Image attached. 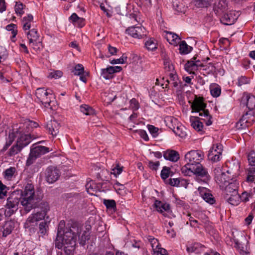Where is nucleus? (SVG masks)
Listing matches in <instances>:
<instances>
[{
  "instance_id": "aec40b11",
  "label": "nucleus",
  "mask_w": 255,
  "mask_h": 255,
  "mask_svg": "<svg viewBox=\"0 0 255 255\" xmlns=\"http://www.w3.org/2000/svg\"><path fill=\"white\" fill-rule=\"evenodd\" d=\"M122 70L121 66H109L102 69L101 76L105 79H110L113 77L114 73L120 72Z\"/></svg>"
},
{
  "instance_id": "f704fd0d",
  "label": "nucleus",
  "mask_w": 255,
  "mask_h": 255,
  "mask_svg": "<svg viewBox=\"0 0 255 255\" xmlns=\"http://www.w3.org/2000/svg\"><path fill=\"white\" fill-rule=\"evenodd\" d=\"M164 122L166 126L173 131L175 129L176 127L181 124L178 122L177 119L172 116H167L165 117Z\"/></svg>"
},
{
  "instance_id": "c9c22d12",
  "label": "nucleus",
  "mask_w": 255,
  "mask_h": 255,
  "mask_svg": "<svg viewBox=\"0 0 255 255\" xmlns=\"http://www.w3.org/2000/svg\"><path fill=\"white\" fill-rule=\"evenodd\" d=\"M225 198L228 203L232 205L237 206L240 203V195L238 192H234V194H230L228 196L226 195Z\"/></svg>"
},
{
  "instance_id": "7ed1b4c3",
  "label": "nucleus",
  "mask_w": 255,
  "mask_h": 255,
  "mask_svg": "<svg viewBox=\"0 0 255 255\" xmlns=\"http://www.w3.org/2000/svg\"><path fill=\"white\" fill-rule=\"evenodd\" d=\"M21 196L20 204L27 213L36 207L35 190L31 183H27L21 191Z\"/></svg>"
},
{
  "instance_id": "39448f33",
  "label": "nucleus",
  "mask_w": 255,
  "mask_h": 255,
  "mask_svg": "<svg viewBox=\"0 0 255 255\" xmlns=\"http://www.w3.org/2000/svg\"><path fill=\"white\" fill-rule=\"evenodd\" d=\"M206 104L204 102L202 97H196L191 105L192 112L198 113L201 120H203L205 124L209 126L212 124V116L209 114L208 110H205Z\"/></svg>"
},
{
  "instance_id": "37998d69",
  "label": "nucleus",
  "mask_w": 255,
  "mask_h": 255,
  "mask_svg": "<svg viewBox=\"0 0 255 255\" xmlns=\"http://www.w3.org/2000/svg\"><path fill=\"white\" fill-rule=\"evenodd\" d=\"M48 224L49 222L45 221L42 222L39 224L38 233L41 236L43 237L47 234L49 229Z\"/></svg>"
},
{
  "instance_id": "de8ad7c7",
  "label": "nucleus",
  "mask_w": 255,
  "mask_h": 255,
  "mask_svg": "<svg viewBox=\"0 0 255 255\" xmlns=\"http://www.w3.org/2000/svg\"><path fill=\"white\" fill-rule=\"evenodd\" d=\"M184 68L190 74H194V71L197 70L192 58L185 64Z\"/></svg>"
},
{
  "instance_id": "f8f14e48",
  "label": "nucleus",
  "mask_w": 255,
  "mask_h": 255,
  "mask_svg": "<svg viewBox=\"0 0 255 255\" xmlns=\"http://www.w3.org/2000/svg\"><path fill=\"white\" fill-rule=\"evenodd\" d=\"M74 226H76L77 228L79 229L78 232L77 233H75L76 236H78V241L79 244L81 246L85 245L87 241L90 239V230L91 229L90 226H88V227L86 228L85 229H83L80 226L76 225H75Z\"/></svg>"
},
{
  "instance_id": "052dcab7",
  "label": "nucleus",
  "mask_w": 255,
  "mask_h": 255,
  "mask_svg": "<svg viewBox=\"0 0 255 255\" xmlns=\"http://www.w3.org/2000/svg\"><path fill=\"white\" fill-rule=\"evenodd\" d=\"M249 166H255V151H252L248 156Z\"/></svg>"
},
{
  "instance_id": "1a4fd4ad",
  "label": "nucleus",
  "mask_w": 255,
  "mask_h": 255,
  "mask_svg": "<svg viewBox=\"0 0 255 255\" xmlns=\"http://www.w3.org/2000/svg\"><path fill=\"white\" fill-rule=\"evenodd\" d=\"M184 157L186 163L194 166L200 164L204 159V154L200 150H191L185 154Z\"/></svg>"
},
{
  "instance_id": "a211bd4d",
  "label": "nucleus",
  "mask_w": 255,
  "mask_h": 255,
  "mask_svg": "<svg viewBox=\"0 0 255 255\" xmlns=\"http://www.w3.org/2000/svg\"><path fill=\"white\" fill-rule=\"evenodd\" d=\"M154 206L156 210L162 214L164 216L170 217L171 213L169 204L156 200L154 203Z\"/></svg>"
},
{
  "instance_id": "4be33fe9",
  "label": "nucleus",
  "mask_w": 255,
  "mask_h": 255,
  "mask_svg": "<svg viewBox=\"0 0 255 255\" xmlns=\"http://www.w3.org/2000/svg\"><path fill=\"white\" fill-rule=\"evenodd\" d=\"M242 101L244 104H246L250 111L255 109V96L254 95L248 93H244Z\"/></svg>"
},
{
  "instance_id": "338daca9",
  "label": "nucleus",
  "mask_w": 255,
  "mask_h": 255,
  "mask_svg": "<svg viewBox=\"0 0 255 255\" xmlns=\"http://www.w3.org/2000/svg\"><path fill=\"white\" fill-rule=\"evenodd\" d=\"M129 103H130V108L133 111H136L139 109V103L135 98H133L131 100H130Z\"/></svg>"
},
{
  "instance_id": "864d4df0",
  "label": "nucleus",
  "mask_w": 255,
  "mask_h": 255,
  "mask_svg": "<svg viewBox=\"0 0 255 255\" xmlns=\"http://www.w3.org/2000/svg\"><path fill=\"white\" fill-rule=\"evenodd\" d=\"M87 192L92 195H95L97 191L96 185L93 181L88 183L86 185Z\"/></svg>"
},
{
  "instance_id": "5701e85b",
  "label": "nucleus",
  "mask_w": 255,
  "mask_h": 255,
  "mask_svg": "<svg viewBox=\"0 0 255 255\" xmlns=\"http://www.w3.org/2000/svg\"><path fill=\"white\" fill-rule=\"evenodd\" d=\"M59 124L55 120L48 122L45 127L48 133L53 137L56 136L59 132Z\"/></svg>"
},
{
  "instance_id": "5fc2aeb1",
  "label": "nucleus",
  "mask_w": 255,
  "mask_h": 255,
  "mask_svg": "<svg viewBox=\"0 0 255 255\" xmlns=\"http://www.w3.org/2000/svg\"><path fill=\"white\" fill-rule=\"evenodd\" d=\"M194 2L198 7H207L210 5L209 0H194Z\"/></svg>"
},
{
  "instance_id": "a19ab883",
  "label": "nucleus",
  "mask_w": 255,
  "mask_h": 255,
  "mask_svg": "<svg viewBox=\"0 0 255 255\" xmlns=\"http://www.w3.org/2000/svg\"><path fill=\"white\" fill-rule=\"evenodd\" d=\"M5 29L8 31H10L12 34V36L11 37V40L14 42V38L17 34V26L16 24L13 23H11L8 24L5 27Z\"/></svg>"
},
{
  "instance_id": "bb28decb",
  "label": "nucleus",
  "mask_w": 255,
  "mask_h": 255,
  "mask_svg": "<svg viewBox=\"0 0 255 255\" xmlns=\"http://www.w3.org/2000/svg\"><path fill=\"white\" fill-rule=\"evenodd\" d=\"M165 33L164 37L170 44L177 46L180 43L181 38L177 34L169 31H166Z\"/></svg>"
},
{
  "instance_id": "9b49d317",
  "label": "nucleus",
  "mask_w": 255,
  "mask_h": 255,
  "mask_svg": "<svg viewBox=\"0 0 255 255\" xmlns=\"http://www.w3.org/2000/svg\"><path fill=\"white\" fill-rule=\"evenodd\" d=\"M61 174L60 170L57 167L51 166L48 167L45 170V179L49 183H53L56 181Z\"/></svg>"
},
{
  "instance_id": "cd10ccee",
  "label": "nucleus",
  "mask_w": 255,
  "mask_h": 255,
  "mask_svg": "<svg viewBox=\"0 0 255 255\" xmlns=\"http://www.w3.org/2000/svg\"><path fill=\"white\" fill-rule=\"evenodd\" d=\"M33 16L31 14H28L24 16L21 20L22 28L24 31L29 30L33 26Z\"/></svg>"
},
{
  "instance_id": "6ab92c4d",
  "label": "nucleus",
  "mask_w": 255,
  "mask_h": 255,
  "mask_svg": "<svg viewBox=\"0 0 255 255\" xmlns=\"http://www.w3.org/2000/svg\"><path fill=\"white\" fill-rule=\"evenodd\" d=\"M200 196L208 203L213 205L215 203L216 200L208 189L205 187H199L198 189Z\"/></svg>"
},
{
  "instance_id": "dca6fc26",
  "label": "nucleus",
  "mask_w": 255,
  "mask_h": 255,
  "mask_svg": "<svg viewBox=\"0 0 255 255\" xmlns=\"http://www.w3.org/2000/svg\"><path fill=\"white\" fill-rule=\"evenodd\" d=\"M169 84L174 88H179L181 87L182 83L179 79L176 72L170 73L169 75H167L165 82L162 84V85H165V88H167Z\"/></svg>"
},
{
  "instance_id": "13d9d810",
  "label": "nucleus",
  "mask_w": 255,
  "mask_h": 255,
  "mask_svg": "<svg viewBox=\"0 0 255 255\" xmlns=\"http://www.w3.org/2000/svg\"><path fill=\"white\" fill-rule=\"evenodd\" d=\"M249 126V125L242 118L240 119L236 125V127L238 129H245Z\"/></svg>"
},
{
  "instance_id": "2f4dec72",
  "label": "nucleus",
  "mask_w": 255,
  "mask_h": 255,
  "mask_svg": "<svg viewBox=\"0 0 255 255\" xmlns=\"http://www.w3.org/2000/svg\"><path fill=\"white\" fill-rule=\"evenodd\" d=\"M50 151L48 147L39 145L32 148L30 150V152L37 158L41 155L49 152Z\"/></svg>"
},
{
  "instance_id": "20e7f679",
  "label": "nucleus",
  "mask_w": 255,
  "mask_h": 255,
  "mask_svg": "<svg viewBox=\"0 0 255 255\" xmlns=\"http://www.w3.org/2000/svg\"><path fill=\"white\" fill-rule=\"evenodd\" d=\"M40 136L39 134H35L33 132V129L32 132H24L22 135L17 139L16 143L10 148L8 155L12 156L17 154L22 149L28 145L33 139Z\"/></svg>"
},
{
  "instance_id": "4468645a",
  "label": "nucleus",
  "mask_w": 255,
  "mask_h": 255,
  "mask_svg": "<svg viewBox=\"0 0 255 255\" xmlns=\"http://www.w3.org/2000/svg\"><path fill=\"white\" fill-rule=\"evenodd\" d=\"M222 151L223 146L221 144L213 145L209 151L208 154L209 158L214 162L219 161L221 158Z\"/></svg>"
},
{
  "instance_id": "09e8293b",
  "label": "nucleus",
  "mask_w": 255,
  "mask_h": 255,
  "mask_svg": "<svg viewBox=\"0 0 255 255\" xmlns=\"http://www.w3.org/2000/svg\"><path fill=\"white\" fill-rule=\"evenodd\" d=\"M195 121L190 120L191 122V126L192 127L197 131H201L203 128V123L198 120V117H194Z\"/></svg>"
},
{
  "instance_id": "412c9836",
  "label": "nucleus",
  "mask_w": 255,
  "mask_h": 255,
  "mask_svg": "<svg viewBox=\"0 0 255 255\" xmlns=\"http://www.w3.org/2000/svg\"><path fill=\"white\" fill-rule=\"evenodd\" d=\"M193 174L202 178L204 181L208 180L210 176L207 169L201 164L193 166Z\"/></svg>"
},
{
  "instance_id": "774afa93",
  "label": "nucleus",
  "mask_w": 255,
  "mask_h": 255,
  "mask_svg": "<svg viewBox=\"0 0 255 255\" xmlns=\"http://www.w3.org/2000/svg\"><path fill=\"white\" fill-rule=\"evenodd\" d=\"M249 82L250 80L248 77L242 76L239 77L237 85L239 86H241L243 85L249 83Z\"/></svg>"
},
{
  "instance_id": "a18cd8bd",
  "label": "nucleus",
  "mask_w": 255,
  "mask_h": 255,
  "mask_svg": "<svg viewBox=\"0 0 255 255\" xmlns=\"http://www.w3.org/2000/svg\"><path fill=\"white\" fill-rule=\"evenodd\" d=\"M242 118L248 124V125H249V126L252 125L255 120V117L253 115V113L251 111L247 112L246 114L243 115Z\"/></svg>"
},
{
  "instance_id": "2eb2a0df",
  "label": "nucleus",
  "mask_w": 255,
  "mask_h": 255,
  "mask_svg": "<svg viewBox=\"0 0 255 255\" xmlns=\"http://www.w3.org/2000/svg\"><path fill=\"white\" fill-rule=\"evenodd\" d=\"M228 166V169L226 172L231 177V180H235V178L240 174V164L238 161H234L230 162Z\"/></svg>"
},
{
  "instance_id": "f257e3e1",
  "label": "nucleus",
  "mask_w": 255,
  "mask_h": 255,
  "mask_svg": "<svg viewBox=\"0 0 255 255\" xmlns=\"http://www.w3.org/2000/svg\"><path fill=\"white\" fill-rule=\"evenodd\" d=\"M79 229L76 226H72L65 232L62 236L57 235L55 241V247L58 249L64 248L67 255H73L76 245V235Z\"/></svg>"
},
{
  "instance_id": "0e129e2a",
  "label": "nucleus",
  "mask_w": 255,
  "mask_h": 255,
  "mask_svg": "<svg viewBox=\"0 0 255 255\" xmlns=\"http://www.w3.org/2000/svg\"><path fill=\"white\" fill-rule=\"evenodd\" d=\"M147 165L151 170L156 171L160 165V162L159 161L153 162L152 160H148Z\"/></svg>"
},
{
  "instance_id": "423d86ee",
  "label": "nucleus",
  "mask_w": 255,
  "mask_h": 255,
  "mask_svg": "<svg viewBox=\"0 0 255 255\" xmlns=\"http://www.w3.org/2000/svg\"><path fill=\"white\" fill-rule=\"evenodd\" d=\"M35 96L37 101L41 103L44 107L52 109L51 104L54 102L55 98L51 91L39 88L36 89Z\"/></svg>"
},
{
  "instance_id": "f03ea898",
  "label": "nucleus",
  "mask_w": 255,
  "mask_h": 255,
  "mask_svg": "<svg viewBox=\"0 0 255 255\" xmlns=\"http://www.w3.org/2000/svg\"><path fill=\"white\" fill-rule=\"evenodd\" d=\"M39 127V124L34 121L26 120L24 123L15 125L9 133L8 139L3 146L2 151H5L11 145L15 138H18L24 132H32Z\"/></svg>"
},
{
  "instance_id": "bf43d9fd",
  "label": "nucleus",
  "mask_w": 255,
  "mask_h": 255,
  "mask_svg": "<svg viewBox=\"0 0 255 255\" xmlns=\"http://www.w3.org/2000/svg\"><path fill=\"white\" fill-rule=\"evenodd\" d=\"M221 92V88L219 86H216L210 89V93L211 95L214 97H219Z\"/></svg>"
},
{
  "instance_id": "6e6552de",
  "label": "nucleus",
  "mask_w": 255,
  "mask_h": 255,
  "mask_svg": "<svg viewBox=\"0 0 255 255\" xmlns=\"http://www.w3.org/2000/svg\"><path fill=\"white\" fill-rule=\"evenodd\" d=\"M40 209L39 211L31 214L27 219L26 223L28 225H31L32 224L44 219L49 210V207L46 202H43L40 204Z\"/></svg>"
},
{
  "instance_id": "ddd939ff",
  "label": "nucleus",
  "mask_w": 255,
  "mask_h": 255,
  "mask_svg": "<svg viewBox=\"0 0 255 255\" xmlns=\"http://www.w3.org/2000/svg\"><path fill=\"white\" fill-rule=\"evenodd\" d=\"M126 32L135 38L141 39L146 36V30L143 26H131L126 30Z\"/></svg>"
},
{
  "instance_id": "e433bc0d",
  "label": "nucleus",
  "mask_w": 255,
  "mask_h": 255,
  "mask_svg": "<svg viewBox=\"0 0 255 255\" xmlns=\"http://www.w3.org/2000/svg\"><path fill=\"white\" fill-rule=\"evenodd\" d=\"M186 130V128L180 124L176 127L175 129H174L173 131L176 135L181 138H184L187 135Z\"/></svg>"
},
{
  "instance_id": "f3484780",
  "label": "nucleus",
  "mask_w": 255,
  "mask_h": 255,
  "mask_svg": "<svg viewBox=\"0 0 255 255\" xmlns=\"http://www.w3.org/2000/svg\"><path fill=\"white\" fill-rule=\"evenodd\" d=\"M239 13L235 11H230L225 13L221 18V21L225 25L234 24L239 17Z\"/></svg>"
},
{
  "instance_id": "473e14b6",
  "label": "nucleus",
  "mask_w": 255,
  "mask_h": 255,
  "mask_svg": "<svg viewBox=\"0 0 255 255\" xmlns=\"http://www.w3.org/2000/svg\"><path fill=\"white\" fill-rule=\"evenodd\" d=\"M72 72L75 75L80 76V79L86 83L87 81V79L86 77L84 76V68L83 66L81 64H78L76 65L74 67V69L72 71Z\"/></svg>"
},
{
  "instance_id": "680f3d73",
  "label": "nucleus",
  "mask_w": 255,
  "mask_h": 255,
  "mask_svg": "<svg viewBox=\"0 0 255 255\" xmlns=\"http://www.w3.org/2000/svg\"><path fill=\"white\" fill-rule=\"evenodd\" d=\"M7 190V187L0 181V199H3L6 196Z\"/></svg>"
},
{
  "instance_id": "e2e57ef3",
  "label": "nucleus",
  "mask_w": 255,
  "mask_h": 255,
  "mask_svg": "<svg viewBox=\"0 0 255 255\" xmlns=\"http://www.w3.org/2000/svg\"><path fill=\"white\" fill-rule=\"evenodd\" d=\"M127 60V56L124 54L120 58L112 60L111 61V63L112 64H123L126 62Z\"/></svg>"
},
{
  "instance_id": "72a5a7b5",
  "label": "nucleus",
  "mask_w": 255,
  "mask_h": 255,
  "mask_svg": "<svg viewBox=\"0 0 255 255\" xmlns=\"http://www.w3.org/2000/svg\"><path fill=\"white\" fill-rule=\"evenodd\" d=\"M30 44L36 42L39 38L37 29L34 27L25 31Z\"/></svg>"
},
{
  "instance_id": "ea45409f",
  "label": "nucleus",
  "mask_w": 255,
  "mask_h": 255,
  "mask_svg": "<svg viewBox=\"0 0 255 255\" xmlns=\"http://www.w3.org/2000/svg\"><path fill=\"white\" fill-rule=\"evenodd\" d=\"M247 182H254L255 180V166H249L247 170Z\"/></svg>"
},
{
  "instance_id": "b1692460",
  "label": "nucleus",
  "mask_w": 255,
  "mask_h": 255,
  "mask_svg": "<svg viewBox=\"0 0 255 255\" xmlns=\"http://www.w3.org/2000/svg\"><path fill=\"white\" fill-rule=\"evenodd\" d=\"M14 228V223L11 220L5 222L3 225L0 227V232L3 237H6L10 234Z\"/></svg>"
},
{
  "instance_id": "603ef678",
  "label": "nucleus",
  "mask_w": 255,
  "mask_h": 255,
  "mask_svg": "<svg viewBox=\"0 0 255 255\" xmlns=\"http://www.w3.org/2000/svg\"><path fill=\"white\" fill-rule=\"evenodd\" d=\"M25 5L20 2H16L14 7V10L15 13L17 15L21 16L24 13L23 8Z\"/></svg>"
},
{
  "instance_id": "6e6d98bb",
  "label": "nucleus",
  "mask_w": 255,
  "mask_h": 255,
  "mask_svg": "<svg viewBox=\"0 0 255 255\" xmlns=\"http://www.w3.org/2000/svg\"><path fill=\"white\" fill-rule=\"evenodd\" d=\"M80 111L86 115H90L94 113L93 109L87 105L81 106Z\"/></svg>"
},
{
  "instance_id": "8fccbe9b",
  "label": "nucleus",
  "mask_w": 255,
  "mask_h": 255,
  "mask_svg": "<svg viewBox=\"0 0 255 255\" xmlns=\"http://www.w3.org/2000/svg\"><path fill=\"white\" fill-rule=\"evenodd\" d=\"M103 204L106 206V208L109 210H112L115 211L116 210V203L114 200H106L103 201Z\"/></svg>"
},
{
  "instance_id": "49530a36",
  "label": "nucleus",
  "mask_w": 255,
  "mask_h": 255,
  "mask_svg": "<svg viewBox=\"0 0 255 255\" xmlns=\"http://www.w3.org/2000/svg\"><path fill=\"white\" fill-rule=\"evenodd\" d=\"M147 239L150 244L153 252H154L156 250H158V249L160 247V245L157 239L150 236H148Z\"/></svg>"
},
{
  "instance_id": "0eeeda50",
  "label": "nucleus",
  "mask_w": 255,
  "mask_h": 255,
  "mask_svg": "<svg viewBox=\"0 0 255 255\" xmlns=\"http://www.w3.org/2000/svg\"><path fill=\"white\" fill-rule=\"evenodd\" d=\"M19 202L20 197L17 192L14 191L9 195L4 205L6 217H10L18 210Z\"/></svg>"
},
{
  "instance_id": "69168bd1",
  "label": "nucleus",
  "mask_w": 255,
  "mask_h": 255,
  "mask_svg": "<svg viewBox=\"0 0 255 255\" xmlns=\"http://www.w3.org/2000/svg\"><path fill=\"white\" fill-rule=\"evenodd\" d=\"M169 173L170 168L166 166L163 167L160 174L161 178L164 180L167 179L169 176Z\"/></svg>"
},
{
  "instance_id": "79ce46f5",
  "label": "nucleus",
  "mask_w": 255,
  "mask_h": 255,
  "mask_svg": "<svg viewBox=\"0 0 255 255\" xmlns=\"http://www.w3.org/2000/svg\"><path fill=\"white\" fill-rule=\"evenodd\" d=\"M145 46L148 50H154L157 48V41L154 38H149L145 41Z\"/></svg>"
},
{
  "instance_id": "3c124183",
  "label": "nucleus",
  "mask_w": 255,
  "mask_h": 255,
  "mask_svg": "<svg viewBox=\"0 0 255 255\" xmlns=\"http://www.w3.org/2000/svg\"><path fill=\"white\" fill-rule=\"evenodd\" d=\"M123 170V166H121L119 163L114 165L112 166L111 174H113L115 177H117L120 175Z\"/></svg>"
},
{
  "instance_id": "9d476101",
  "label": "nucleus",
  "mask_w": 255,
  "mask_h": 255,
  "mask_svg": "<svg viewBox=\"0 0 255 255\" xmlns=\"http://www.w3.org/2000/svg\"><path fill=\"white\" fill-rule=\"evenodd\" d=\"M215 179L221 188L224 186L231 181V177L226 172L225 169L220 167H216L214 170Z\"/></svg>"
},
{
  "instance_id": "a878e982",
  "label": "nucleus",
  "mask_w": 255,
  "mask_h": 255,
  "mask_svg": "<svg viewBox=\"0 0 255 255\" xmlns=\"http://www.w3.org/2000/svg\"><path fill=\"white\" fill-rule=\"evenodd\" d=\"M163 157L166 160L172 162H177L180 158L178 151L172 149H168L163 152Z\"/></svg>"
},
{
  "instance_id": "58836bf2",
  "label": "nucleus",
  "mask_w": 255,
  "mask_h": 255,
  "mask_svg": "<svg viewBox=\"0 0 255 255\" xmlns=\"http://www.w3.org/2000/svg\"><path fill=\"white\" fill-rule=\"evenodd\" d=\"M163 63L166 76L169 75L170 73H171L175 72L174 70V66L168 58H165L164 59Z\"/></svg>"
},
{
  "instance_id": "393cba45",
  "label": "nucleus",
  "mask_w": 255,
  "mask_h": 255,
  "mask_svg": "<svg viewBox=\"0 0 255 255\" xmlns=\"http://www.w3.org/2000/svg\"><path fill=\"white\" fill-rule=\"evenodd\" d=\"M224 188L225 195L228 196L234 194V192H238L239 183L236 180H233L227 184Z\"/></svg>"
},
{
  "instance_id": "4d7b16f0",
  "label": "nucleus",
  "mask_w": 255,
  "mask_h": 255,
  "mask_svg": "<svg viewBox=\"0 0 255 255\" xmlns=\"http://www.w3.org/2000/svg\"><path fill=\"white\" fill-rule=\"evenodd\" d=\"M63 75V72L60 70H53L51 71L48 76L49 78L58 79L61 77Z\"/></svg>"
},
{
  "instance_id": "7c9ffc66",
  "label": "nucleus",
  "mask_w": 255,
  "mask_h": 255,
  "mask_svg": "<svg viewBox=\"0 0 255 255\" xmlns=\"http://www.w3.org/2000/svg\"><path fill=\"white\" fill-rule=\"evenodd\" d=\"M69 20L75 26L82 27L85 25V20L82 17H79L75 13H73L69 17Z\"/></svg>"
},
{
  "instance_id": "c756f323",
  "label": "nucleus",
  "mask_w": 255,
  "mask_h": 255,
  "mask_svg": "<svg viewBox=\"0 0 255 255\" xmlns=\"http://www.w3.org/2000/svg\"><path fill=\"white\" fill-rule=\"evenodd\" d=\"M17 175V171L14 167H10L3 172L4 178L8 181L13 180Z\"/></svg>"
},
{
  "instance_id": "4c0bfd02",
  "label": "nucleus",
  "mask_w": 255,
  "mask_h": 255,
  "mask_svg": "<svg viewBox=\"0 0 255 255\" xmlns=\"http://www.w3.org/2000/svg\"><path fill=\"white\" fill-rule=\"evenodd\" d=\"M192 50V47L188 45L185 41H180L179 51L180 53L183 54H187Z\"/></svg>"
},
{
  "instance_id": "c85d7f7f",
  "label": "nucleus",
  "mask_w": 255,
  "mask_h": 255,
  "mask_svg": "<svg viewBox=\"0 0 255 255\" xmlns=\"http://www.w3.org/2000/svg\"><path fill=\"white\" fill-rule=\"evenodd\" d=\"M204 246L199 243H194L187 246L186 250L188 253H195L199 254L204 251Z\"/></svg>"
},
{
  "instance_id": "c03bdc74",
  "label": "nucleus",
  "mask_w": 255,
  "mask_h": 255,
  "mask_svg": "<svg viewBox=\"0 0 255 255\" xmlns=\"http://www.w3.org/2000/svg\"><path fill=\"white\" fill-rule=\"evenodd\" d=\"M182 173L185 176H191L193 174V166L190 164L188 163H186V164L181 168Z\"/></svg>"
}]
</instances>
